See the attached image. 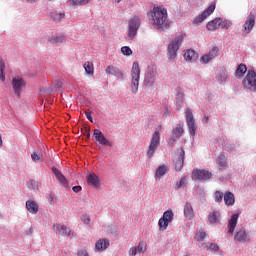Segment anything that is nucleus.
<instances>
[{"mask_svg":"<svg viewBox=\"0 0 256 256\" xmlns=\"http://www.w3.org/2000/svg\"><path fill=\"white\" fill-rule=\"evenodd\" d=\"M151 20L156 29L167 28V9L163 7H154L151 10Z\"/></svg>","mask_w":256,"mask_h":256,"instance_id":"obj_1","label":"nucleus"},{"mask_svg":"<svg viewBox=\"0 0 256 256\" xmlns=\"http://www.w3.org/2000/svg\"><path fill=\"white\" fill-rule=\"evenodd\" d=\"M183 39H185L183 35L177 36L171 41L170 45H168L167 57L170 61L177 59V51H179V47L183 44Z\"/></svg>","mask_w":256,"mask_h":256,"instance_id":"obj_2","label":"nucleus"},{"mask_svg":"<svg viewBox=\"0 0 256 256\" xmlns=\"http://www.w3.org/2000/svg\"><path fill=\"white\" fill-rule=\"evenodd\" d=\"M141 77V67L138 62H134L131 69V91L137 93L139 91V79Z\"/></svg>","mask_w":256,"mask_h":256,"instance_id":"obj_3","label":"nucleus"},{"mask_svg":"<svg viewBox=\"0 0 256 256\" xmlns=\"http://www.w3.org/2000/svg\"><path fill=\"white\" fill-rule=\"evenodd\" d=\"M141 27V16H133L128 21V39L133 41L137 37V31Z\"/></svg>","mask_w":256,"mask_h":256,"instance_id":"obj_4","label":"nucleus"},{"mask_svg":"<svg viewBox=\"0 0 256 256\" xmlns=\"http://www.w3.org/2000/svg\"><path fill=\"white\" fill-rule=\"evenodd\" d=\"M173 217H175V213L173 210H167L163 213L162 217L158 221V226L160 231H165L169 227V223L173 222Z\"/></svg>","mask_w":256,"mask_h":256,"instance_id":"obj_5","label":"nucleus"},{"mask_svg":"<svg viewBox=\"0 0 256 256\" xmlns=\"http://www.w3.org/2000/svg\"><path fill=\"white\" fill-rule=\"evenodd\" d=\"M27 82L20 76H15L12 78V89L14 91V95L16 97H21V93H23V89H25Z\"/></svg>","mask_w":256,"mask_h":256,"instance_id":"obj_6","label":"nucleus"},{"mask_svg":"<svg viewBox=\"0 0 256 256\" xmlns=\"http://www.w3.org/2000/svg\"><path fill=\"white\" fill-rule=\"evenodd\" d=\"M185 130L183 129V125L178 124L175 128L172 129L171 137L168 140L169 147H175V143L183 137Z\"/></svg>","mask_w":256,"mask_h":256,"instance_id":"obj_7","label":"nucleus"},{"mask_svg":"<svg viewBox=\"0 0 256 256\" xmlns=\"http://www.w3.org/2000/svg\"><path fill=\"white\" fill-rule=\"evenodd\" d=\"M159 143H161V136L159 134V131H156L152 135V139H151L150 145L148 147V151L146 154V157L148 159H151V157H153L155 151L157 150V147H159Z\"/></svg>","mask_w":256,"mask_h":256,"instance_id":"obj_8","label":"nucleus"},{"mask_svg":"<svg viewBox=\"0 0 256 256\" xmlns=\"http://www.w3.org/2000/svg\"><path fill=\"white\" fill-rule=\"evenodd\" d=\"M186 123L189 134L191 137H195L197 134V125H195V118L193 117V111L190 108L186 109Z\"/></svg>","mask_w":256,"mask_h":256,"instance_id":"obj_9","label":"nucleus"},{"mask_svg":"<svg viewBox=\"0 0 256 256\" xmlns=\"http://www.w3.org/2000/svg\"><path fill=\"white\" fill-rule=\"evenodd\" d=\"M243 85L250 91H256V72L248 70L246 77L243 80Z\"/></svg>","mask_w":256,"mask_h":256,"instance_id":"obj_10","label":"nucleus"},{"mask_svg":"<svg viewBox=\"0 0 256 256\" xmlns=\"http://www.w3.org/2000/svg\"><path fill=\"white\" fill-rule=\"evenodd\" d=\"M213 174L209 170L194 169L192 171V179L194 181H209Z\"/></svg>","mask_w":256,"mask_h":256,"instance_id":"obj_11","label":"nucleus"},{"mask_svg":"<svg viewBox=\"0 0 256 256\" xmlns=\"http://www.w3.org/2000/svg\"><path fill=\"white\" fill-rule=\"evenodd\" d=\"M234 241L236 243H249L251 241V234L245 228L237 229L234 235Z\"/></svg>","mask_w":256,"mask_h":256,"instance_id":"obj_12","label":"nucleus"},{"mask_svg":"<svg viewBox=\"0 0 256 256\" xmlns=\"http://www.w3.org/2000/svg\"><path fill=\"white\" fill-rule=\"evenodd\" d=\"M214 11H215V4H211L200 15L196 16V18L193 21V24L200 25V23H203L205 19H207V17H209Z\"/></svg>","mask_w":256,"mask_h":256,"instance_id":"obj_13","label":"nucleus"},{"mask_svg":"<svg viewBox=\"0 0 256 256\" xmlns=\"http://www.w3.org/2000/svg\"><path fill=\"white\" fill-rule=\"evenodd\" d=\"M185 163V150L180 148V151L173 159V165L175 171H181L183 169V165Z\"/></svg>","mask_w":256,"mask_h":256,"instance_id":"obj_14","label":"nucleus"},{"mask_svg":"<svg viewBox=\"0 0 256 256\" xmlns=\"http://www.w3.org/2000/svg\"><path fill=\"white\" fill-rule=\"evenodd\" d=\"M155 70L153 66H148L145 76H144V87H152L155 83Z\"/></svg>","mask_w":256,"mask_h":256,"instance_id":"obj_15","label":"nucleus"},{"mask_svg":"<svg viewBox=\"0 0 256 256\" xmlns=\"http://www.w3.org/2000/svg\"><path fill=\"white\" fill-rule=\"evenodd\" d=\"M93 135H94L95 140L100 145H104L105 147H113V143L111 141L107 140V138H105V135H103V132H101V130L95 129L93 132Z\"/></svg>","mask_w":256,"mask_h":256,"instance_id":"obj_16","label":"nucleus"},{"mask_svg":"<svg viewBox=\"0 0 256 256\" xmlns=\"http://www.w3.org/2000/svg\"><path fill=\"white\" fill-rule=\"evenodd\" d=\"M215 57H219V48L217 46L213 47L208 54L203 55L200 61L201 63L207 64L209 61H213Z\"/></svg>","mask_w":256,"mask_h":256,"instance_id":"obj_17","label":"nucleus"},{"mask_svg":"<svg viewBox=\"0 0 256 256\" xmlns=\"http://www.w3.org/2000/svg\"><path fill=\"white\" fill-rule=\"evenodd\" d=\"M255 27V14L250 13L243 24V29L245 33H251Z\"/></svg>","mask_w":256,"mask_h":256,"instance_id":"obj_18","label":"nucleus"},{"mask_svg":"<svg viewBox=\"0 0 256 256\" xmlns=\"http://www.w3.org/2000/svg\"><path fill=\"white\" fill-rule=\"evenodd\" d=\"M105 73L107 75H112L113 77H116L117 79H124L125 73L121 71L119 68L115 66H107Z\"/></svg>","mask_w":256,"mask_h":256,"instance_id":"obj_19","label":"nucleus"},{"mask_svg":"<svg viewBox=\"0 0 256 256\" xmlns=\"http://www.w3.org/2000/svg\"><path fill=\"white\" fill-rule=\"evenodd\" d=\"M52 173L55 175L57 181H59L60 185L63 187H69V182L67 181V178H65V175L61 173V170L52 167Z\"/></svg>","mask_w":256,"mask_h":256,"instance_id":"obj_20","label":"nucleus"},{"mask_svg":"<svg viewBox=\"0 0 256 256\" xmlns=\"http://www.w3.org/2000/svg\"><path fill=\"white\" fill-rule=\"evenodd\" d=\"M53 229L56 231V233L62 235V237H69V235H71V229L65 225L54 224Z\"/></svg>","mask_w":256,"mask_h":256,"instance_id":"obj_21","label":"nucleus"},{"mask_svg":"<svg viewBox=\"0 0 256 256\" xmlns=\"http://www.w3.org/2000/svg\"><path fill=\"white\" fill-rule=\"evenodd\" d=\"M237 221H239V214L235 213L228 221V233L233 235L235 233V227H237Z\"/></svg>","mask_w":256,"mask_h":256,"instance_id":"obj_22","label":"nucleus"},{"mask_svg":"<svg viewBox=\"0 0 256 256\" xmlns=\"http://www.w3.org/2000/svg\"><path fill=\"white\" fill-rule=\"evenodd\" d=\"M26 209L32 215H37V213H39V205H37V203L33 200L26 201Z\"/></svg>","mask_w":256,"mask_h":256,"instance_id":"obj_23","label":"nucleus"},{"mask_svg":"<svg viewBox=\"0 0 256 256\" xmlns=\"http://www.w3.org/2000/svg\"><path fill=\"white\" fill-rule=\"evenodd\" d=\"M221 221V213L219 211H213L208 215V223L215 225Z\"/></svg>","mask_w":256,"mask_h":256,"instance_id":"obj_24","label":"nucleus"},{"mask_svg":"<svg viewBox=\"0 0 256 256\" xmlns=\"http://www.w3.org/2000/svg\"><path fill=\"white\" fill-rule=\"evenodd\" d=\"M86 181L90 187H99V176L96 175L95 173H90L86 177Z\"/></svg>","mask_w":256,"mask_h":256,"instance_id":"obj_25","label":"nucleus"},{"mask_svg":"<svg viewBox=\"0 0 256 256\" xmlns=\"http://www.w3.org/2000/svg\"><path fill=\"white\" fill-rule=\"evenodd\" d=\"M224 202L227 207L235 205V195L233 192L227 191L224 194Z\"/></svg>","mask_w":256,"mask_h":256,"instance_id":"obj_26","label":"nucleus"},{"mask_svg":"<svg viewBox=\"0 0 256 256\" xmlns=\"http://www.w3.org/2000/svg\"><path fill=\"white\" fill-rule=\"evenodd\" d=\"M109 248V240L100 239L95 244L96 251H105V249Z\"/></svg>","mask_w":256,"mask_h":256,"instance_id":"obj_27","label":"nucleus"},{"mask_svg":"<svg viewBox=\"0 0 256 256\" xmlns=\"http://www.w3.org/2000/svg\"><path fill=\"white\" fill-rule=\"evenodd\" d=\"M184 215H185L186 219H193V217H195V212L193 211V206L189 202H187L184 206Z\"/></svg>","mask_w":256,"mask_h":256,"instance_id":"obj_28","label":"nucleus"},{"mask_svg":"<svg viewBox=\"0 0 256 256\" xmlns=\"http://www.w3.org/2000/svg\"><path fill=\"white\" fill-rule=\"evenodd\" d=\"M61 89H63V81L54 80L52 87L48 90V93H57V91H61Z\"/></svg>","mask_w":256,"mask_h":256,"instance_id":"obj_29","label":"nucleus"},{"mask_svg":"<svg viewBox=\"0 0 256 256\" xmlns=\"http://www.w3.org/2000/svg\"><path fill=\"white\" fill-rule=\"evenodd\" d=\"M169 173V167L167 165H162L156 169L155 177L156 179H159L161 177H165Z\"/></svg>","mask_w":256,"mask_h":256,"instance_id":"obj_30","label":"nucleus"},{"mask_svg":"<svg viewBox=\"0 0 256 256\" xmlns=\"http://www.w3.org/2000/svg\"><path fill=\"white\" fill-rule=\"evenodd\" d=\"M48 41L49 43H52V45H61V43H65V36H52Z\"/></svg>","mask_w":256,"mask_h":256,"instance_id":"obj_31","label":"nucleus"},{"mask_svg":"<svg viewBox=\"0 0 256 256\" xmlns=\"http://www.w3.org/2000/svg\"><path fill=\"white\" fill-rule=\"evenodd\" d=\"M184 59L186 61H190V62H193L197 59V53L194 51V50H187L185 53H184Z\"/></svg>","mask_w":256,"mask_h":256,"instance_id":"obj_32","label":"nucleus"},{"mask_svg":"<svg viewBox=\"0 0 256 256\" xmlns=\"http://www.w3.org/2000/svg\"><path fill=\"white\" fill-rule=\"evenodd\" d=\"M206 28L208 29V31H215L219 29V18H215L214 20L208 22Z\"/></svg>","mask_w":256,"mask_h":256,"instance_id":"obj_33","label":"nucleus"},{"mask_svg":"<svg viewBox=\"0 0 256 256\" xmlns=\"http://www.w3.org/2000/svg\"><path fill=\"white\" fill-rule=\"evenodd\" d=\"M247 73V66L245 64L238 65L236 69V77L240 78Z\"/></svg>","mask_w":256,"mask_h":256,"instance_id":"obj_34","label":"nucleus"},{"mask_svg":"<svg viewBox=\"0 0 256 256\" xmlns=\"http://www.w3.org/2000/svg\"><path fill=\"white\" fill-rule=\"evenodd\" d=\"M224 197H225V194H223V192L217 190L214 193V201H215V203H223Z\"/></svg>","mask_w":256,"mask_h":256,"instance_id":"obj_35","label":"nucleus"},{"mask_svg":"<svg viewBox=\"0 0 256 256\" xmlns=\"http://www.w3.org/2000/svg\"><path fill=\"white\" fill-rule=\"evenodd\" d=\"M219 19V27H221V29H229L232 25L231 21L229 20H223L222 18H218Z\"/></svg>","mask_w":256,"mask_h":256,"instance_id":"obj_36","label":"nucleus"},{"mask_svg":"<svg viewBox=\"0 0 256 256\" xmlns=\"http://www.w3.org/2000/svg\"><path fill=\"white\" fill-rule=\"evenodd\" d=\"M217 164L219 165V167H227V157H225V155L221 154L217 158Z\"/></svg>","mask_w":256,"mask_h":256,"instance_id":"obj_37","label":"nucleus"},{"mask_svg":"<svg viewBox=\"0 0 256 256\" xmlns=\"http://www.w3.org/2000/svg\"><path fill=\"white\" fill-rule=\"evenodd\" d=\"M28 189H32L33 191H36V189H39V182L36 180H29L27 182Z\"/></svg>","mask_w":256,"mask_h":256,"instance_id":"obj_38","label":"nucleus"},{"mask_svg":"<svg viewBox=\"0 0 256 256\" xmlns=\"http://www.w3.org/2000/svg\"><path fill=\"white\" fill-rule=\"evenodd\" d=\"M90 0H68L69 5H87Z\"/></svg>","mask_w":256,"mask_h":256,"instance_id":"obj_39","label":"nucleus"},{"mask_svg":"<svg viewBox=\"0 0 256 256\" xmlns=\"http://www.w3.org/2000/svg\"><path fill=\"white\" fill-rule=\"evenodd\" d=\"M5 61L3 59H0V80L5 81Z\"/></svg>","mask_w":256,"mask_h":256,"instance_id":"obj_40","label":"nucleus"},{"mask_svg":"<svg viewBox=\"0 0 256 256\" xmlns=\"http://www.w3.org/2000/svg\"><path fill=\"white\" fill-rule=\"evenodd\" d=\"M84 69L87 75H93V63L91 62H86L84 64Z\"/></svg>","mask_w":256,"mask_h":256,"instance_id":"obj_41","label":"nucleus"},{"mask_svg":"<svg viewBox=\"0 0 256 256\" xmlns=\"http://www.w3.org/2000/svg\"><path fill=\"white\" fill-rule=\"evenodd\" d=\"M121 53L124 54L126 57L133 55V50L129 46H123L121 48Z\"/></svg>","mask_w":256,"mask_h":256,"instance_id":"obj_42","label":"nucleus"},{"mask_svg":"<svg viewBox=\"0 0 256 256\" xmlns=\"http://www.w3.org/2000/svg\"><path fill=\"white\" fill-rule=\"evenodd\" d=\"M136 249L138 253H145V250L147 249V244H145V242L143 241H140Z\"/></svg>","mask_w":256,"mask_h":256,"instance_id":"obj_43","label":"nucleus"},{"mask_svg":"<svg viewBox=\"0 0 256 256\" xmlns=\"http://www.w3.org/2000/svg\"><path fill=\"white\" fill-rule=\"evenodd\" d=\"M42 157L43 156L37 152H34L31 154V159L34 163H39V161H41Z\"/></svg>","mask_w":256,"mask_h":256,"instance_id":"obj_44","label":"nucleus"},{"mask_svg":"<svg viewBox=\"0 0 256 256\" xmlns=\"http://www.w3.org/2000/svg\"><path fill=\"white\" fill-rule=\"evenodd\" d=\"M185 183H187V179L182 178L179 182L176 183L175 190L178 191V189H181V187L184 186Z\"/></svg>","mask_w":256,"mask_h":256,"instance_id":"obj_45","label":"nucleus"},{"mask_svg":"<svg viewBox=\"0 0 256 256\" xmlns=\"http://www.w3.org/2000/svg\"><path fill=\"white\" fill-rule=\"evenodd\" d=\"M205 236H206L205 232H198L196 234V240L199 241V242L204 241Z\"/></svg>","mask_w":256,"mask_h":256,"instance_id":"obj_46","label":"nucleus"},{"mask_svg":"<svg viewBox=\"0 0 256 256\" xmlns=\"http://www.w3.org/2000/svg\"><path fill=\"white\" fill-rule=\"evenodd\" d=\"M65 17V13H56L53 16L54 21H61Z\"/></svg>","mask_w":256,"mask_h":256,"instance_id":"obj_47","label":"nucleus"},{"mask_svg":"<svg viewBox=\"0 0 256 256\" xmlns=\"http://www.w3.org/2000/svg\"><path fill=\"white\" fill-rule=\"evenodd\" d=\"M219 81L220 83H225V81H227V74L224 71L220 72Z\"/></svg>","mask_w":256,"mask_h":256,"instance_id":"obj_48","label":"nucleus"},{"mask_svg":"<svg viewBox=\"0 0 256 256\" xmlns=\"http://www.w3.org/2000/svg\"><path fill=\"white\" fill-rule=\"evenodd\" d=\"M183 101H184L183 94L178 93V96L176 98L177 105H181V103H183Z\"/></svg>","mask_w":256,"mask_h":256,"instance_id":"obj_49","label":"nucleus"},{"mask_svg":"<svg viewBox=\"0 0 256 256\" xmlns=\"http://www.w3.org/2000/svg\"><path fill=\"white\" fill-rule=\"evenodd\" d=\"M86 119L90 121V123H93V116H91V112L85 111Z\"/></svg>","mask_w":256,"mask_h":256,"instance_id":"obj_50","label":"nucleus"},{"mask_svg":"<svg viewBox=\"0 0 256 256\" xmlns=\"http://www.w3.org/2000/svg\"><path fill=\"white\" fill-rule=\"evenodd\" d=\"M129 255H130V256H135V255H137V247H132V248H130V250H129Z\"/></svg>","mask_w":256,"mask_h":256,"instance_id":"obj_51","label":"nucleus"},{"mask_svg":"<svg viewBox=\"0 0 256 256\" xmlns=\"http://www.w3.org/2000/svg\"><path fill=\"white\" fill-rule=\"evenodd\" d=\"M77 256H89V253L86 250H80L78 251Z\"/></svg>","mask_w":256,"mask_h":256,"instance_id":"obj_52","label":"nucleus"},{"mask_svg":"<svg viewBox=\"0 0 256 256\" xmlns=\"http://www.w3.org/2000/svg\"><path fill=\"white\" fill-rule=\"evenodd\" d=\"M209 249L211 251H219V246H217L216 244H210Z\"/></svg>","mask_w":256,"mask_h":256,"instance_id":"obj_53","label":"nucleus"},{"mask_svg":"<svg viewBox=\"0 0 256 256\" xmlns=\"http://www.w3.org/2000/svg\"><path fill=\"white\" fill-rule=\"evenodd\" d=\"M82 221L86 225H89V221H91V219L88 216H82Z\"/></svg>","mask_w":256,"mask_h":256,"instance_id":"obj_54","label":"nucleus"},{"mask_svg":"<svg viewBox=\"0 0 256 256\" xmlns=\"http://www.w3.org/2000/svg\"><path fill=\"white\" fill-rule=\"evenodd\" d=\"M83 188L81 186H74L72 188V191H74V193H79V191H81Z\"/></svg>","mask_w":256,"mask_h":256,"instance_id":"obj_55","label":"nucleus"},{"mask_svg":"<svg viewBox=\"0 0 256 256\" xmlns=\"http://www.w3.org/2000/svg\"><path fill=\"white\" fill-rule=\"evenodd\" d=\"M85 135H86L87 139H89V137H91V131L89 130V128H85Z\"/></svg>","mask_w":256,"mask_h":256,"instance_id":"obj_56","label":"nucleus"},{"mask_svg":"<svg viewBox=\"0 0 256 256\" xmlns=\"http://www.w3.org/2000/svg\"><path fill=\"white\" fill-rule=\"evenodd\" d=\"M0 147H3V138H1V135H0Z\"/></svg>","mask_w":256,"mask_h":256,"instance_id":"obj_57","label":"nucleus"},{"mask_svg":"<svg viewBox=\"0 0 256 256\" xmlns=\"http://www.w3.org/2000/svg\"><path fill=\"white\" fill-rule=\"evenodd\" d=\"M198 191H199L200 195H204V194H205V192L203 191V189H198Z\"/></svg>","mask_w":256,"mask_h":256,"instance_id":"obj_58","label":"nucleus"},{"mask_svg":"<svg viewBox=\"0 0 256 256\" xmlns=\"http://www.w3.org/2000/svg\"><path fill=\"white\" fill-rule=\"evenodd\" d=\"M26 1H28V3H35V1L37 0H26Z\"/></svg>","mask_w":256,"mask_h":256,"instance_id":"obj_59","label":"nucleus"},{"mask_svg":"<svg viewBox=\"0 0 256 256\" xmlns=\"http://www.w3.org/2000/svg\"><path fill=\"white\" fill-rule=\"evenodd\" d=\"M116 3H121V0H115Z\"/></svg>","mask_w":256,"mask_h":256,"instance_id":"obj_60","label":"nucleus"},{"mask_svg":"<svg viewBox=\"0 0 256 256\" xmlns=\"http://www.w3.org/2000/svg\"><path fill=\"white\" fill-rule=\"evenodd\" d=\"M49 1H53V0H49Z\"/></svg>","mask_w":256,"mask_h":256,"instance_id":"obj_61","label":"nucleus"}]
</instances>
